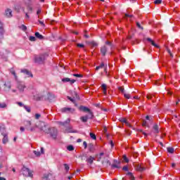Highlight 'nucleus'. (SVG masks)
Returning a JSON list of instances; mask_svg holds the SVG:
<instances>
[{
	"instance_id": "obj_1",
	"label": "nucleus",
	"mask_w": 180,
	"mask_h": 180,
	"mask_svg": "<svg viewBox=\"0 0 180 180\" xmlns=\"http://www.w3.org/2000/svg\"><path fill=\"white\" fill-rule=\"evenodd\" d=\"M36 127L39 129L41 131H43L46 134H50L51 137L56 140L57 139V134H58V131L57 129L54 127H49V125L46 124L44 122H39V124L36 125Z\"/></svg>"
},
{
	"instance_id": "obj_2",
	"label": "nucleus",
	"mask_w": 180,
	"mask_h": 180,
	"mask_svg": "<svg viewBox=\"0 0 180 180\" xmlns=\"http://www.w3.org/2000/svg\"><path fill=\"white\" fill-rule=\"evenodd\" d=\"M22 11L24 13H25L26 19H30V15H29V13H33V7L30 4H25V6L22 7Z\"/></svg>"
},
{
	"instance_id": "obj_3",
	"label": "nucleus",
	"mask_w": 180,
	"mask_h": 180,
	"mask_svg": "<svg viewBox=\"0 0 180 180\" xmlns=\"http://www.w3.org/2000/svg\"><path fill=\"white\" fill-rule=\"evenodd\" d=\"M47 58V54H41L39 56H34V63H37V64H43L44 63V60Z\"/></svg>"
},
{
	"instance_id": "obj_4",
	"label": "nucleus",
	"mask_w": 180,
	"mask_h": 180,
	"mask_svg": "<svg viewBox=\"0 0 180 180\" xmlns=\"http://www.w3.org/2000/svg\"><path fill=\"white\" fill-rule=\"evenodd\" d=\"M21 174L24 176H30V178H33V174H32V171L26 167H23L21 169Z\"/></svg>"
},
{
	"instance_id": "obj_5",
	"label": "nucleus",
	"mask_w": 180,
	"mask_h": 180,
	"mask_svg": "<svg viewBox=\"0 0 180 180\" xmlns=\"http://www.w3.org/2000/svg\"><path fill=\"white\" fill-rule=\"evenodd\" d=\"M4 34H5V30L4 29V23L0 20V43L4 40Z\"/></svg>"
},
{
	"instance_id": "obj_6",
	"label": "nucleus",
	"mask_w": 180,
	"mask_h": 180,
	"mask_svg": "<svg viewBox=\"0 0 180 180\" xmlns=\"http://www.w3.org/2000/svg\"><path fill=\"white\" fill-rule=\"evenodd\" d=\"M25 129L27 130H30V131H34V130H36L35 127H30V126H32V122H30V121H25Z\"/></svg>"
},
{
	"instance_id": "obj_7",
	"label": "nucleus",
	"mask_w": 180,
	"mask_h": 180,
	"mask_svg": "<svg viewBox=\"0 0 180 180\" xmlns=\"http://www.w3.org/2000/svg\"><path fill=\"white\" fill-rule=\"evenodd\" d=\"M92 117H94V114L92 112H90L89 115L81 117L80 120H82V122H83V123H86V122H88V119H92Z\"/></svg>"
},
{
	"instance_id": "obj_8",
	"label": "nucleus",
	"mask_w": 180,
	"mask_h": 180,
	"mask_svg": "<svg viewBox=\"0 0 180 180\" xmlns=\"http://www.w3.org/2000/svg\"><path fill=\"white\" fill-rule=\"evenodd\" d=\"M108 65H106L105 67V63H102L100 65L97 66L96 68V71L98 70H101V68H104V72H105L106 75H108V69H107Z\"/></svg>"
},
{
	"instance_id": "obj_9",
	"label": "nucleus",
	"mask_w": 180,
	"mask_h": 180,
	"mask_svg": "<svg viewBox=\"0 0 180 180\" xmlns=\"http://www.w3.org/2000/svg\"><path fill=\"white\" fill-rule=\"evenodd\" d=\"M4 15L6 18H12V16H13V15L12 14V9L6 8Z\"/></svg>"
},
{
	"instance_id": "obj_10",
	"label": "nucleus",
	"mask_w": 180,
	"mask_h": 180,
	"mask_svg": "<svg viewBox=\"0 0 180 180\" xmlns=\"http://www.w3.org/2000/svg\"><path fill=\"white\" fill-rule=\"evenodd\" d=\"M61 110L63 113L65 112H68L69 113H74V112H75V109L71 108H63Z\"/></svg>"
},
{
	"instance_id": "obj_11",
	"label": "nucleus",
	"mask_w": 180,
	"mask_h": 180,
	"mask_svg": "<svg viewBox=\"0 0 180 180\" xmlns=\"http://www.w3.org/2000/svg\"><path fill=\"white\" fill-rule=\"evenodd\" d=\"M26 88V85L25 83H20L18 85V89L20 91V92H23Z\"/></svg>"
},
{
	"instance_id": "obj_12",
	"label": "nucleus",
	"mask_w": 180,
	"mask_h": 180,
	"mask_svg": "<svg viewBox=\"0 0 180 180\" xmlns=\"http://www.w3.org/2000/svg\"><path fill=\"white\" fill-rule=\"evenodd\" d=\"M75 79H71L68 77L62 79V82H70V85H72L75 82Z\"/></svg>"
},
{
	"instance_id": "obj_13",
	"label": "nucleus",
	"mask_w": 180,
	"mask_h": 180,
	"mask_svg": "<svg viewBox=\"0 0 180 180\" xmlns=\"http://www.w3.org/2000/svg\"><path fill=\"white\" fill-rule=\"evenodd\" d=\"M106 51H108V46L106 45H104L101 48V56H106Z\"/></svg>"
},
{
	"instance_id": "obj_14",
	"label": "nucleus",
	"mask_w": 180,
	"mask_h": 180,
	"mask_svg": "<svg viewBox=\"0 0 180 180\" xmlns=\"http://www.w3.org/2000/svg\"><path fill=\"white\" fill-rule=\"evenodd\" d=\"M79 109V110H82V112H88L89 115L92 113V112H91V110H89V108L84 105H81Z\"/></svg>"
},
{
	"instance_id": "obj_15",
	"label": "nucleus",
	"mask_w": 180,
	"mask_h": 180,
	"mask_svg": "<svg viewBox=\"0 0 180 180\" xmlns=\"http://www.w3.org/2000/svg\"><path fill=\"white\" fill-rule=\"evenodd\" d=\"M65 133H78V131L72 129V127H69L65 129Z\"/></svg>"
},
{
	"instance_id": "obj_16",
	"label": "nucleus",
	"mask_w": 180,
	"mask_h": 180,
	"mask_svg": "<svg viewBox=\"0 0 180 180\" xmlns=\"http://www.w3.org/2000/svg\"><path fill=\"white\" fill-rule=\"evenodd\" d=\"M21 72L25 74V75H26V77H33V75L32 74V72H30V71H29L26 69L21 70Z\"/></svg>"
},
{
	"instance_id": "obj_17",
	"label": "nucleus",
	"mask_w": 180,
	"mask_h": 180,
	"mask_svg": "<svg viewBox=\"0 0 180 180\" xmlns=\"http://www.w3.org/2000/svg\"><path fill=\"white\" fill-rule=\"evenodd\" d=\"M34 153L37 157H40L41 154H44V149L43 148H41V153L39 150H34Z\"/></svg>"
},
{
	"instance_id": "obj_18",
	"label": "nucleus",
	"mask_w": 180,
	"mask_h": 180,
	"mask_svg": "<svg viewBox=\"0 0 180 180\" xmlns=\"http://www.w3.org/2000/svg\"><path fill=\"white\" fill-rule=\"evenodd\" d=\"M88 147H89V150L90 151V153H94L95 150H96L94 145L92 143L89 144Z\"/></svg>"
},
{
	"instance_id": "obj_19",
	"label": "nucleus",
	"mask_w": 180,
	"mask_h": 180,
	"mask_svg": "<svg viewBox=\"0 0 180 180\" xmlns=\"http://www.w3.org/2000/svg\"><path fill=\"white\" fill-rule=\"evenodd\" d=\"M95 160V158L92 157V156H89L87 159H86V162H89V164L92 165L94 164V161Z\"/></svg>"
},
{
	"instance_id": "obj_20",
	"label": "nucleus",
	"mask_w": 180,
	"mask_h": 180,
	"mask_svg": "<svg viewBox=\"0 0 180 180\" xmlns=\"http://www.w3.org/2000/svg\"><path fill=\"white\" fill-rule=\"evenodd\" d=\"M6 130L5 128V125L4 124H0V132L1 133L2 135L6 134Z\"/></svg>"
},
{
	"instance_id": "obj_21",
	"label": "nucleus",
	"mask_w": 180,
	"mask_h": 180,
	"mask_svg": "<svg viewBox=\"0 0 180 180\" xmlns=\"http://www.w3.org/2000/svg\"><path fill=\"white\" fill-rule=\"evenodd\" d=\"M3 136H4V138L2 140V143H3V144H6V143H8V135H6V134H5Z\"/></svg>"
},
{
	"instance_id": "obj_22",
	"label": "nucleus",
	"mask_w": 180,
	"mask_h": 180,
	"mask_svg": "<svg viewBox=\"0 0 180 180\" xmlns=\"http://www.w3.org/2000/svg\"><path fill=\"white\" fill-rule=\"evenodd\" d=\"M120 162L115 161V163L112 165V168H120Z\"/></svg>"
},
{
	"instance_id": "obj_23",
	"label": "nucleus",
	"mask_w": 180,
	"mask_h": 180,
	"mask_svg": "<svg viewBox=\"0 0 180 180\" xmlns=\"http://www.w3.org/2000/svg\"><path fill=\"white\" fill-rule=\"evenodd\" d=\"M51 174H45L44 175L43 179L44 180H50L51 179Z\"/></svg>"
},
{
	"instance_id": "obj_24",
	"label": "nucleus",
	"mask_w": 180,
	"mask_h": 180,
	"mask_svg": "<svg viewBox=\"0 0 180 180\" xmlns=\"http://www.w3.org/2000/svg\"><path fill=\"white\" fill-rule=\"evenodd\" d=\"M147 40L150 42V44H152V46H154V47H157L158 48V45H157L155 44V42H154V41H153V39H151L150 38H148Z\"/></svg>"
},
{
	"instance_id": "obj_25",
	"label": "nucleus",
	"mask_w": 180,
	"mask_h": 180,
	"mask_svg": "<svg viewBox=\"0 0 180 180\" xmlns=\"http://www.w3.org/2000/svg\"><path fill=\"white\" fill-rule=\"evenodd\" d=\"M35 37L37 39H39V40H42V39H43V35L40 34V33H39V32H35Z\"/></svg>"
},
{
	"instance_id": "obj_26",
	"label": "nucleus",
	"mask_w": 180,
	"mask_h": 180,
	"mask_svg": "<svg viewBox=\"0 0 180 180\" xmlns=\"http://www.w3.org/2000/svg\"><path fill=\"white\" fill-rule=\"evenodd\" d=\"M70 122L71 120L70 119H68L66 121L60 122V124H62V126H65V124H70Z\"/></svg>"
},
{
	"instance_id": "obj_27",
	"label": "nucleus",
	"mask_w": 180,
	"mask_h": 180,
	"mask_svg": "<svg viewBox=\"0 0 180 180\" xmlns=\"http://www.w3.org/2000/svg\"><path fill=\"white\" fill-rule=\"evenodd\" d=\"M127 175L129 176V179H131V180H134L135 179L134 176L133 175V173L129 172L127 173Z\"/></svg>"
},
{
	"instance_id": "obj_28",
	"label": "nucleus",
	"mask_w": 180,
	"mask_h": 180,
	"mask_svg": "<svg viewBox=\"0 0 180 180\" xmlns=\"http://www.w3.org/2000/svg\"><path fill=\"white\" fill-rule=\"evenodd\" d=\"M120 122H122V123H125V124H127V126H129V122H127V120H126V118L120 119Z\"/></svg>"
},
{
	"instance_id": "obj_29",
	"label": "nucleus",
	"mask_w": 180,
	"mask_h": 180,
	"mask_svg": "<svg viewBox=\"0 0 180 180\" xmlns=\"http://www.w3.org/2000/svg\"><path fill=\"white\" fill-rule=\"evenodd\" d=\"M68 99H69V101H70L71 102H72V103L75 104V106H78V105L77 104V103H75V100L70 96H68Z\"/></svg>"
},
{
	"instance_id": "obj_30",
	"label": "nucleus",
	"mask_w": 180,
	"mask_h": 180,
	"mask_svg": "<svg viewBox=\"0 0 180 180\" xmlns=\"http://www.w3.org/2000/svg\"><path fill=\"white\" fill-rule=\"evenodd\" d=\"M174 148H171V147H169L167 148V152L169 153L170 154H174Z\"/></svg>"
},
{
	"instance_id": "obj_31",
	"label": "nucleus",
	"mask_w": 180,
	"mask_h": 180,
	"mask_svg": "<svg viewBox=\"0 0 180 180\" xmlns=\"http://www.w3.org/2000/svg\"><path fill=\"white\" fill-rule=\"evenodd\" d=\"M136 171H144V167H141L140 165H137L136 167Z\"/></svg>"
},
{
	"instance_id": "obj_32",
	"label": "nucleus",
	"mask_w": 180,
	"mask_h": 180,
	"mask_svg": "<svg viewBox=\"0 0 180 180\" xmlns=\"http://www.w3.org/2000/svg\"><path fill=\"white\" fill-rule=\"evenodd\" d=\"M6 103H0V109H5L6 108Z\"/></svg>"
},
{
	"instance_id": "obj_33",
	"label": "nucleus",
	"mask_w": 180,
	"mask_h": 180,
	"mask_svg": "<svg viewBox=\"0 0 180 180\" xmlns=\"http://www.w3.org/2000/svg\"><path fill=\"white\" fill-rule=\"evenodd\" d=\"M11 73L12 74V75H14L15 79H18V76L16 75V72L13 70V69H11Z\"/></svg>"
},
{
	"instance_id": "obj_34",
	"label": "nucleus",
	"mask_w": 180,
	"mask_h": 180,
	"mask_svg": "<svg viewBox=\"0 0 180 180\" xmlns=\"http://www.w3.org/2000/svg\"><path fill=\"white\" fill-rule=\"evenodd\" d=\"M20 28L21 30H23V32H26V30H27V27H26L25 25H22Z\"/></svg>"
},
{
	"instance_id": "obj_35",
	"label": "nucleus",
	"mask_w": 180,
	"mask_h": 180,
	"mask_svg": "<svg viewBox=\"0 0 180 180\" xmlns=\"http://www.w3.org/2000/svg\"><path fill=\"white\" fill-rule=\"evenodd\" d=\"M67 150H68V151H74V146L72 145L68 146Z\"/></svg>"
},
{
	"instance_id": "obj_36",
	"label": "nucleus",
	"mask_w": 180,
	"mask_h": 180,
	"mask_svg": "<svg viewBox=\"0 0 180 180\" xmlns=\"http://www.w3.org/2000/svg\"><path fill=\"white\" fill-rule=\"evenodd\" d=\"M90 137L91 139H92L93 140H96V135H95V134L91 132L90 133Z\"/></svg>"
},
{
	"instance_id": "obj_37",
	"label": "nucleus",
	"mask_w": 180,
	"mask_h": 180,
	"mask_svg": "<svg viewBox=\"0 0 180 180\" xmlns=\"http://www.w3.org/2000/svg\"><path fill=\"white\" fill-rule=\"evenodd\" d=\"M153 129L155 130V133L158 134L159 133V131H158V125L155 124L153 126Z\"/></svg>"
},
{
	"instance_id": "obj_38",
	"label": "nucleus",
	"mask_w": 180,
	"mask_h": 180,
	"mask_svg": "<svg viewBox=\"0 0 180 180\" xmlns=\"http://www.w3.org/2000/svg\"><path fill=\"white\" fill-rule=\"evenodd\" d=\"M54 98H55L54 95L51 94H48V99H49V101H51V99H54Z\"/></svg>"
},
{
	"instance_id": "obj_39",
	"label": "nucleus",
	"mask_w": 180,
	"mask_h": 180,
	"mask_svg": "<svg viewBox=\"0 0 180 180\" xmlns=\"http://www.w3.org/2000/svg\"><path fill=\"white\" fill-rule=\"evenodd\" d=\"M24 109H25V110H27L28 113H30V111H31L30 107L27 105H24Z\"/></svg>"
},
{
	"instance_id": "obj_40",
	"label": "nucleus",
	"mask_w": 180,
	"mask_h": 180,
	"mask_svg": "<svg viewBox=\"0 0 180 180\" xmlns=\"http://www.w3.org/2000/svg\"><path fill=\"white\" fill-rule=\"evenodd\" d=\"M105 44L106 46H109V47H110V49H112V43L109 41H105Z\"/></svg>"
},
{
	"instance_id": "obj_41",
	"label": "nucleus",
	"mask_w": 180,
	"mask_h": 180,
	"mask_svg": "<svg viewBox=\"0 0 180 180\" xmlns=\"http://www.w3.org/2000/svg\"><path fill=\"white\" fill-rule=\"evenodd\" d=\"M29 39L30 41H36V37L33 36L30 37Z\"/></svg>"
},
{
	"instance_id": "obj_42",
	"label": "nucleus",
	"mask_w": 180,
	"mask_h": 180,
	"mask_svg": "<svg viewBox=\"0 0 180 180\" xmlns=\"http://www.w3.org/2000/svg\"><path fill=\"white\" fill-rule=\"evenodd\" d=\"M124 96L127 99H130V98H131V96H130V94H124Z\"/></svg>"
},
{
	"instance_id": "obj_43",
	"label": "nucleus",
	"mask_w": 180,
	"mask_h": 180,
	"mask_svg": "<svg viewBox=\"0 0 180 180\" xmlns=\"http://www.w3.org/2000/svg\"><path fill=\"white\" fill-rule=\"evenodd\" d=\"M123 160L125 161V162H129V159L127 158V156L126 155H123Z\"/></svg>"
},
{
	"instance_id": "obj_44",
	"label": "nucleus",
	"mask_w": 180,
	"mask_h": 180,
	"mask_svg": "<svg viewBox=\"0 0 180 180\" xmlns=\"http://www.w3.org/2000/svg\"><path fill=\"white\" fill-rule=\"evenodd\" d=\"M162 2V0H155L154 1V4H155V5H158L160 4H161Z\"/></svg>"
},
{
	"instance_id": "obj_45",
	"label": "nucleus",
	"mask_w": 180,
	"mask_h": 180,
	"mask_svg": "<svg viewBox=\"0 0 180 180\" xmlns=\"http://www.w3.org/2000/svg\"><path fill=\"white\" fill-rule=\"evenodd\" d=\"M64 167L66 171L70 170V167L68 166V164H64Z\"/></svg>"
},
{
	"instance_id": "obj_46",
	"label": "nucleus",
	"mask_w": 180,
	"mask_h": 180,
	"mask_svg": "<svg viewBox=\"0 0 180 180\" xmlns=\"http://www.w3.org/2000/svg\"><path fill=\"white\" fill-rule=\"evenodd\" d=\"M4 86H6V88H8V89H11V84L8 83V84H4Z\"/></svg>"
},
{
	"instance_id": "obj_47",
	"label": "nucleus",
	"mask_w": 180,
	"mask_h": 180,
	"mask_svg": "<svg viewBox=\"0 0 180 180\" xmlns=\"http://www.w3.org/2000/svg\"><path fill=\"white\" fill-rule=\"evenodd\" d=\"M73 77H77L78 78H82V75L74 74Z\"/></svg>"
},
{
	"instance_id": "obj_48",
	"label": "nucleus",
	"mask_w": 180,
	"mask_h": 180,
	"mask_svg": "<svg viewBox=\"0 0 180 180\" xmlns=\"http://www.w3.org/2000/svg\"><path fill=\"white\" fill-rule=\"evenodd\" d=\"M136 26L139 29H141V30H143V27H141V25H140L139 22H136Z\"/></svg>"
},
{
	"instance_id": "obj_49",
	"label": "nucleus",
	"mask_w": 180,
	"mask_h": 180,
	"mask_svg": "<svg viewBox=\"0 0 180 180\" xmlns=\"http://www.w3.org/2000/svg\"><path fill=\"white\" fill-rule=\"evenodd\" d=\"M77 47H80V49H84V45L82 44H77Z\"/></svg>"
},
{
	"instance_id": "obj_50",
	"label": "nucleus",
	"mask_w": 180,
	"mask_h": 180,
	"mask_svg": "<svg viewBox=\"0 0 180 180\" xmlns=\"http://www.w3.org/2000/svg\"><path fill=\"white\" fill-rule=\"evenodd\" d=\"M126 18H129L130 19H133V15H129V14H125Z\"/></svg>"
},
{
	"instance_id": "obj_51",
	"label": "nucleus",
	"mask_w": 180,
	"mask_h": 180,
	"mask_svg": "<svg viewBox=\"0 0 180 180\" xmlns=\"http://www.w3.org/2000/svg\"><path fill=\"white\" fill-rule=\"evenodd\" d=\"M41 116V115H40V114H35V119L39 120V119H40Z\"/></svg>"
},
{
	"instance_id": "obj_52",
	"label": "nucleus",
	"mask_w": 180,
	"mask_h": 180,
	"mask_svg": "<svg viewBox=\"0 0 180 180\" xmlns=\"http://www.w3.org/2000/svg\"><path fill=\"white\" fill-rule=\"evenodd\" d=\"M91 45L93 46V47H96V46H98V43L93 41L91 42Z\"/></svg>"
},
{
	"instance_id": "obj_53",
	"label": "nucleus",
	"mask_w": 180,
	"mask_h": 180,
	"mask_svg": "<svg viewBox=\"0 0 180 180\" xmlns=\"http://www.w3.org/2000/svg\"><path fill=\"white\" fill-rule=\"evenodd\" d=\"M83 146H84V148H86L88 147V143H86V141L83 142Z\"/></svg>"
},
{
	"instance_id": "obj_54",
	"label": "nucleus",
	"mask_w": 180,
	"mask_h": 180,
	"mask_svg": "<svg viewBox=\"0 0 180 180\" xmlns=\"http://www.w3.org/2000/svg\"><path fill=\"white\" fill-rule=\"evenodd\" d=\"M17 105H18V106H20V107H22V106L24 107L25 106V105L23 103H22V102H18Z\"/></svg>"
},
{
	"instance_id": "obj_55",
	"label": "nucleus",
	"mask_w": 180,
	"mask_h": 180,
	"mask_svg": "<svg viewBox=\"0 0 180 180\" xmlns=\"http://www.w3.org/2000/svg\"><path fill=\"white\" fill-rule=\"evenodd\" d=\"M119 91H120L122 94L124 93V89H123L122 87H119Z\"/></svg>"
},
{
	"instance_id": "obj_56",
	"label": "nucleus",
	"mask_w": 180,
	"mask_h": 180,
	"mask_svg": "<svg viewBox=\"0 0 180 180\" xmlns=\"http://www.w3.org/2000/svg\"><path fill=\"white\" fill-rule=\"evenodd\" d=\"M123 171H129V167H127V166H124L123 168H122Z\"/></svg>"
},
{
	"instance_id": "obj_57",
	"label": "nucleus",
	"mask_w": 180,
	"mask_h": 180,
	"mask_svg": "<svg viewBox=\"0 0 180 180\" xmlns=\"http://www.w3.org/2000/svg\"><path fill=\"white\" fill-rule=\"evenodd\" d=\"M101 88H102V89H106V85L105 84H103L101 85Z\"/></svg>"
},
{
	"instance_id": "obj_58",
	"label": "nucleus",
	"mask_w": 180,
	"mask_h": 180,
	"mask_svg": "<svg viewBox=\"0 0 180 180\" xmlns=\"http://www.w3.org/2000/svg\"><path fill=\"white\" fill-rule=\"evenodd\" d=\"M41 13V10L38 9L37 11V15H40Z\"/></svg>"
},
{
	"instance_id": "obj_59",
	"label": "nucleus",
	"mask_w": 180,
	"mask_h": 180,
	"mask_svg": "<svg viewBox=\"0 0 180 180\" xmlns=\"http://www.w3.org/2000/svg\"><path fill=\"white\" fill-rule=\"evenodd\" d=\"M103 93L104 94V95H106V94H107V89H103Z\"/></svg>"
},
{
	"instance_id": "obj_60",
	"label": "nucleus",
	"mask_w": 180,
	"mask_h": 180,
	"mask_svg": "<svg viewBox=\"0 0 180 180\" xmlns=\"http://www.w3.org/2000/svg\"><path fill=\"white\" fill-rule=\"evenodd\" d=\"M146 98H147V99H151V98H153V96L147 95Z\"/></svg>"
},
{
	"instance_id": "obj_61",
	"label": "nucleus",
	"mask_w": 180,
	"mask_h": 180,
	"mask_svg": "<svg viewBox=\"0 0 180 180\" xmlns=\"http://www.w3.org/2000/svg\"><path fill=\"white\" fill-rule=\"evenodd\" d=\"M39 23H40V25H41V26H44V22L43 21L39 20Z\"/></svg>"
},
{
	"instance_id": "obj_62",
	"label": "nucleus",
	"mask_w": 180,
	"mask_h": 180,
	"mask_svg": "<svg viewBox=\"0 0 180 180\" xmlns=\"http://www.w3.org/2000/svg\"><path fill=\"white\" fill-rule=\"evenodd\" d=\"M20 131H25V127H21L20 128Z\"/></svg>"
},
{
	"instance_id": "obj_63",
	"label": "nucleus",
	"mask_w": 180,
	"mask_h": 180,
	"mask_svg": "<svg viewBox=\"0 0 180 180\" xmlns=\"http://www.w3.org/2000/svg\"><path fill=\"white\" fill-rule=\"evenodd\" d=\"M142 126H147V122L146 121H143Z\"/></svg>"
},
{
	"instance_id": "obj_64",
	"label": "nucleus",
	"mask_w": 180,
	"mask_h": 180,
	"mask_svg": "<svg viewBox=\"0 0 180 180\" xmlns=\"http://www.w3.org/2000/svg\"><path fill=\"white\" fill-rule=\"evenodd\" d=\"M110 144L111 147H113L115 145L113 144V141H110Z\"/></svg>"
}]
</instances>
